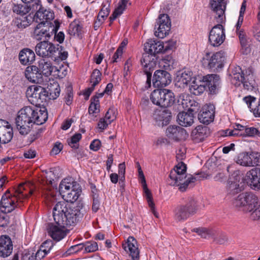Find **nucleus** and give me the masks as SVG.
Wrapping results in <instances>:
<instances>
[{
  "mask_svg": "<svg viewBox=\"0 0 260 260\" xmlns=\"http://www.w3.org/2000/svg\"><path fill=\"white\" fill-rule=\"evenodd\" d=\"M13 136V128L7 121L0 119V143L9 142Z\"/></svg>",
  "mask_w": 260,
  "mask_h": 260,
  "instance_id": "obj_18",
  "label": "nucleus"
},
{
  "mask_svg": "<svg viewBox=\"0 0 260 260\" xmlns=\"http://www.w3.org/2000/svg\"><path fill=\"white\" fill-rule=\"evenodd\" d=\"M260 134L258 129L254 127H247L244 126V137H253Z\"/></svg>",
  "mask_w": 260,
  "mask_h": 260,
  "instance_id": "obj_50",
  "label": "nucleus"
},
{
  "mask_svg": "<svg viewBox=\"0 0 260 260\" xmlns=\"http://www.w3.org/2000/svg\"><path fill=\"white\" fill-rule=\"evenodd\" d=\"M212 239L216 243L222 244H224L227 241V237L224 234H216L214 232L213 237Z\"/></svg>",
  "mask_w": 260,
  "mask_h": 260,
  "instance_id": "obj_58",
  "label": "nucleus"
},
{
  "mask_svg": "<svg viewBox=\"0 0 260 260\" xmlns=\"http://www.w3.org/2000/svg\"><path fill=\"white\" fill-rule=\"evenodd\" d=\"M236 162L242 166L251 167V153L242 152L238 154L236 160Z\"/></svg>",
  "mask_w": 260,
  "mask_h": 260,
  "instance_id": "obj_39",
  "label": "nucleus"
},
{
  "mask_svg": "<svg viewBox=\"0 0 260 260\" xmlns=\"http://www.w3.org/2000/svg\"><path fill=\"white\" fill-rule=\"evenodd\" d=\"M83 248V244H79L72 246L69 248L68 251H66V255H68L76 253L79 251L82 250Z\"/></svg>",
  "mask_w": 260,
  "mask_h": 260,
  "instance_id": "obj_59",
  "label": "nucleus"
},
{
  "mask_svg": "<svg viewBox=\"0 0 260 260\" xmlns=\"http://www.w3.org/2000/svg\"><path fill=\"white\" fill-rule=\"evenodd\" d=\"M16 207L15 201L11 198L3 196L0 202V210L3 213H8L12 212Z\"/></svg>",
  "mask_w": 260,
  "mask_h": 260,
  "instance_id": "obj_30",
  "label": "nucleus"
},
{
  "mask_svg": "<svg viewBox=\"0 0 260 260\" xmlns=\"http://www.w3.org/2000/svg\"><path fill=\"white\" fill-rule=\"evenodd\" d=\"M35 189V186L33 183H21L19 185L15 190V197L17 202H22L29 196L31 195Z\"/></svg>",
  "mask_w": 260,
  "mask_h": 260,
  "instance_id": "obj_14",
  "label": "nucleus"
},
{
  "mask_svg": "<svg viewBox=\"0 0 260 260\" xmlns=\"http://www.w3.org/2000/svg\"><path fill=\"white\" fill-rule=\"evenodd\" d=\"M138 172H139V177L140 180V181L142 184L143 190L145 194H147L148 193H151L150 190L147 187L146 182L145 180V178L143 173V171L141 169V168L140 165H138Z\"/></svg>",
  "mask_w": 260,
  "mask_h": 260,
  "instance_id": "obj_51",
  "label": "nucleus"
},
{
  "mask_svg": "<svg viewBox=\"0 0 260 260\" xmlns=\"http://www.w3.org/2000/svg\"><path fill=\"white\" fill-rule=\"evenodd\" d=\"M26 94L28 101L31 104H37L45 100L47 96V92L42 86L34 85L27 89Z\"/></svg>",
  "mask_w": 260,
  "mask_h": 260,
  "instance_id": "obj_9",
  "label": "nucleus"
},
{
  "mask_svg": "<svg viewBox=\"0 0 260 260\" xmlns=\"http://www.w3.org/2000/svg\"><path fill=\"white\" fill-rule=\"evenodd\" d=\"M122 247L125 251L129 252L133 260H139V250L137 242L134 237H128L126 242L123 244Z\"/></svg>",
  "mask_w": 260,
  "mask_h": 260,
  "instance_id": "obj_22",
  "label": "nucleus"
},
{
  "mask_svg": "<svg viewBox=\"0 0 260 260\" xmlns=\"http://www.w3.org/2000/svg\"><path fill=\"white\" fill-rule=\"evenodd\" d=\"M186 167L181 162L176 166L170 174V184L178 187L180 191L183 192L188 187H191L193 183L197 180L195 177L191 175H186Z\"/></svg>",
  "mask_w": 260,
  "mask_h": 260,
  "instance_id": "obj_3",
  "label": "nucleus"
},
{
  "mask_svg": "<svg viewBox=\"0 0 260 260\" xmlns=\"http://www.w3.org/2000/svg\"><path fill=\"white\" fill-rule=\"evenodd\" d=\"M171 82L170 74L166 71L157 70L153 77V84L156 87H165Z\"/></svg>",
  "mask_w": 260,
  "mask_h": 260,
  "instance_id": "obj_19",
  "label": "nucleus"
},
{
  "mask_svg": "<svg viewBox=\"0 0 260 260\" xmlns=\"http://www.w3.org/2000/svg\"><path fill=\"white\" fill-rule=\"evenodd\" d=\"M225 38L224 29L221 24H218L215 25L211 30L209 41L212 46L217 47L223 42Z\"/></svg>",
  "mask_w": 260,
  "mask_h": 260,
  "instance_id": "obj_12",
  "label": "nucleus"
},
{
  "mask_svg": "<svg viewBox=\"0 0 260 260\" xmlns=\"http://www.w3.org/2000/svg\"><path fill=\"white\" fill-rule=\"evenodd\" d=\"M19 58L21 63L25 65L31 63L35 60V54L32 50L25 48L20 52Z\"/></svg>",
  "mask_w": 260,
  "mask_h": 260,
  "instance_id": "obj_33",
  "label": "nucleus"
},
{
  "mask_svg": "<svg viewBox=\"0 0 260 260\" xmlns=\"http://www.w3.org/2000/svg\"><path fill=\"white\" fill-rule=\"evenodd\" d=\"M163 42L150 39L144 44L145 51L153 55L163 50Z\"/></svg>",
  "mask_w": 260,
  "mask_h": 260,
  "instance_id": "obj_27",
  "label": "nucleus"
},
{
  "mask_svg": "<svg viewBox=\"0 0 260 260\" xmlns=\"http://www.w3.org/2000/svg\"><path fill=\"white\" fill-rule=\"evenodd\" d=\"M246 177L252 188L260 189V168L251 169L246 173Z\"/></svg>",
  "mask_w": 260,
  "mask_h": 260,
  "instance_id": "obj_25",
  "label": "nucleus"
},
{
  "mask_svg": "<svg viewBox=\"0 0 260 260\" xmlns=\"http://www.w3.org/2000/svg\"><path fill=\"white\" fill-rule=\"evenodd\" d=\"M141 62L144 68L151 70L155 66V57L154 55L145 52L143 54Z\"/></svg>",
  "mask_w": 260,
  "mask_h": 260,
  "instance_id": "obj_37",
  "label": "nucleus"
},
{
  "mask_svg": "<svg viewBox=\"0 0 260 260\" xmlns=\"http://www.w3.org/2000/svg\"><path fill=\"white\" fill-rule=\"evenodd\" d=\"M155 25V35L164 38L168 35L171 29V21L167 14H160L156 20Z\"/></svg>",
  "mask_w": 260,
  "mask_h": 260,
  "instance_id": "obj_10",
  "label": "nucleus"
},
{
  "mask_svg": "<svg viewBox=\"0 0 260 260\" xmlns=\"http://www.w3.org/2000/svg\"><path fill=\"white\" fill-rule=\"evenodd\" d=\"M58 50L52 43L45 41L38 43L35 48L36 54L43 57H53Z\"/></svg>",
  "mask_w": 260,
  "mask_h": 260,
  "instance_id": "obj_13",
  "label": "nucleus"
},
{
  "mask_svg": "<svg viewBox=\"0 0 260 260\" xmlns=\"http://www.w3.org/2000/svg\"><path fill=\"white\" fill-rule=\"evenodd\" d=\"M116 117L115 109L114 108H110L106 113L104 118H105L108 121V122L111 124L116 119Z\"/></svg>",
  "mask_w": 260,
  "mask_h": 260,
  "instance_id": "obj_55",
  "label": "nucleus"
},
{
  "mask_svg": "<svg viewBox=\"0 0 260 260\" xmlns=\"http://www.w3.org/2000/svg\"><path fill=\"white\" fill-rule=\"evenodd\" d=\"M245 80V74H243L241 68L240 67H235L231 75V82L235 86H239L241 83H243Z\"/></svg>",
  "mask_w": 260,
  "mask_h": 260,
  "instance_id": "obj_34",
  "label": "nucleus"
},
{
  "mask_svg": "<svg viewBox=\"0 0 260 260\" xmlns=\"http://www.w3.org/2000/svg\"><path fill=\"white\" fill-rule=\"evenodd\" d=\"M196 210V202L193 199L190 198L185 205H180L176 208L174 211L175 218L178 221L185 220L193 214Z\"/></svg>",
  "mask_w": 260,
  "mask_h": 260,
  "instance_id": "obj_8",
  "label": "nucleus"
},
{
  "mask_svg": "<svg viewBox=\"0 0 260 260\" xmlns=\"http://www.w3.org/2000/svg\"><path fill=\"white\" fill-rule=\"evenodd\" d=\"M24 3L28 4L32 8V11L37 10L40 7V0H21Z\"/></svg>",
  "mask_w": 260,
  "mask_h": 260,
  "instance_id": "obj_60",
  "label": "nucleus"
},
{
  "mask_svg": "<svg viewBox=\"0 0 260 260\" xmlns=\"http://www.w3.org/2000/svg\"><path fill=\"white\" fill-rule=\"evenodd\" d=\"M13 245L11 239L8 236L0 237V256L7 257L12 252Z\"/></svg>",
  "mask_w": 260,
  "mask_h": 260,
  "instance_id": "obj_23",
  "label": "nucleus"
},
{
  "mask_svg": "<svg viewBox=\"0 0 260 260\" xmlns=\"http://www.w3.org/2000/svg\"><path fill=\"white\" fill-rule=\"evenodd\" d=\"M81 30V26L78 21H73L69 26V32L71 35L75 36L78 35Z\"/></svg>",
  "mask_w": 260,
  "mask_h": 260,
  "instance_id": "obj_48",
  "label": "nucleus"
},
{
  "mask_svg": "<svg viewBox=\"0 0 260 260\" xmlns=\"http://www.w3.org/2000/svg\"><path fill=\"white\" fill-rule=\"evenodd\" d=\"M81 203L76 207L65 202H58L53 210L55 223H49L47 227L48 235L54 240L59 241L67 234V226L74 225L88 210Z\"/></svg>",
  "mask_w": 260,
  "mask_h": 260,
  "instance_id": "obj_1",
  "label": "nucleus"
},
{
  "mask_svg": "<svg viewBox=\"0 0 260 260\" xmlns=\"http://www.w3.org/2000/svg\"><path fill=\"white\" fill-rule=\"evenodd\" d=\"M166 133L169 139L175 141L185 140L188 137V134L184 128L176 125L169 126Z\"/></svg>",
  "mask_w": 260,
  "mask_h": 260,
  "instance_id": "obj_15",
  "label": "nucleus"
},
{
  "mask_svg": "<svg viewBox=\"0 0 260 260\" xmlns=\"http://www.w3.org/2000/svg\"><path fill=\"white\" fill-rule=\"evenodd\" d=\"M102 73L98 70L95 69L93 71L90 77V82L93 85V86H95L98 85L101 80Z\"/></svg>",
  "mask_w": 260,
  "mask_h": 260,
  "instance_id": "obj_49",
  "label": "nucleus"
},
{
  "mask_svg": "<svg viewBox=\"0 0 260 260\" xmlns=\"http://www.w3.org/2000/svg\"><path fill=\"white\" fill-rule=\"evenodd\" d=\"M13 12L23 15L28 13L30 11H32V8L31 6L24 3V4H14L12 7Z\"/></svg>",
  "mask_w": 260,
  "mask_h": 260,
  "instance_id": "obj_40",
  "label": "nucleus"
},
{
  "mask_svg": "<svg viewBox=\"0 0 260 260\" xmlns=\"http://www.w3.org/2000/svg\"><path fill=\"white\" fill-rule=\"evenodd\" d=\"M234 205L243 208L246 212H252V218L254 220L260 219V203L258 197L251 192L239 194L234 202Z\"/></svg>",
  "mask_w": 260,
  "mask_h": 260,
  "instance_id": "obj_4",
  "label": "nucleus"
},
{
  "mask_svg": "<svg viewBox=\"0 0 260 260\" xmlns=\"http://www.w3.org/2000/svg\"><path fill=\"white\" fill-rule=\"evenodd\" d=\"M53 247V243L51 241H46L42 243L40 246V249L44 251L46 254L50 252L51 249Z\"/></svg>",
  "mask_w": 260,
  "mask_h": 260,
  "instance_id": "obj_62",
  "label": "nucleus"
},
{
  "mask_svg": "<svg viewBox=\"0 0 260 260\" xmlns=\"http://www.w3.org/2000/svg\"><path fill=\"white\" fill-rule=\"evenodd\" d=\"M48 90L47 91V94H50V98L52 99H56L59 96L60 92V89L59 84L57 82H54L53 84H50L48 87Z\"/></svg>",
  "mask_w": 260,
  "mask_h": 260,
  "instance_id": "obj_42",
  "label": "nucleus"
},
{
  "mask_svg": "<svg viewBox=\"0 0 260 260\" xmlns=\"http://www.w3.org/2000/svg\"><path fill=\"white\" fill-rule=\"evenodd\" d=\"M245 89L252 91L256 88V84L254 80L252 70L248 68L245 72V80L243 82Z\"/></svg>",
  "mask_w": 260,
  "mask_h": 260,
  "instance_id": "obj_31",
  "label": "nucleus"
},
{
  "mask_svg": "<svg viewBox=\"0 0 260 260\" xmlns=\"http://www.w3.org/2000/svg\"><path fill=\"white\" fill-rule=\"evenodd\" d=\"M85 251L87 252H92L98 249V245L94 241H89L83 244Z\"/></svg>",
  "mask_w": 260,
  "mask_h": 260,
  "instance_id": "obj_53",
  "label": "nucleus"
},
{
  "mask_svg": "<svg viewBox=\"0 0 260 260\" xmlns=\"http://www.w3.org/2000/svg\"><path fill=\"white\" fill-rule=\"evenodd\" d=\"M128 0H120L118 3V6L115 8L113 14L110 17V24L116 19L119 16L121 15L125 9L126 5Z\"/></svg>",
  "mask_w": 260,
  "mask_h": 260,
  "instance_id": "obj_38",
  "label": "nucleus"
},
{
  "mask_svg": "<svg viewBox=\"0 0 260 260\" xmlns=\"http://www.w3.org/2000/svg\"><path fill=\"white\" fill-rule=\"evenodd\" d=\"M56 48L58 49V50L54 56H57L62 60L66 59L68 56V52L62 50L61 47L58 46L56 47Z\"/></svg>",
  "mask_w": 260,
  "mask_h": 260,
  "instance_id": "obj_63",
  "label": "nucleus"
},
{
  "mask_svg": "<svg viewBox=\"0 0 260 260\" xmlns=\"http://www.w3.org/2000/svg\"><path fill=\"white\" fill-rule=\"evenodd\" d=\"M160 66L166 70H171L174 68L176 64L175 60L170 55L166 56L160 62Z\"/></svg>",
  "mask_w": 260,
  "mask_h": 260,
  "instance_id": "obj_43",
  "label": "nucleus"
},
{
  "mask_svg": "<svg viewBox=\"0 0 260 260\" xmlns=\"http://www.w3.org/2000/svg\"><path fill=\"white\" fill-rule=\"evenodd\" d=\"M171 118V113L167 110H165L159 113L155 117L157 121H161L162 125H167Z\"/></svg>",
  "mask_w": 260,
  "mask_h": 260,
  "instance_id": "obj_44",
  "label": "nucleus"
},
{
  "mask_svg": "<svg viewBox=\"0 0 260 260\" xmlns=\"http://www.w3.org/2000/svg\"><path fill=\"white\" fill-rule=\"evenodd\" d=\"M225 134L229 136H244V126L240 124H236L233 130H226Z\"/></svg>",
  "mask_w": 260,
  "mask_h": 260,
  "instance_id": "obj_45",
  "label": "nucleus"
},
{
  "mask_svg": "<svg viewBox=\"0 0 260 260\" xmlns=\"http://www.w3.org/2000/svg\"><path fill=\"white\" fill-rule=\"evenodd\" d=\"M225 59V53L220 51L214 53L207 52L202 60V65L204 68L217 71L223 67Z\"/></svg>",
  "mask_w": 260,
  "mask_h": 260,
  "instance_id": "obj_7",
  "label": "nucleus"
},
{
  "mask_svg": "<svg viewBox=\"0 0 260 260\" xmlns=\"http://www.w3.org/2000/svg\"><path fill=\"white\" fill-rule=\"evenodd\" d=\"M251 167L260 166V153L252 152L251 153Z\"/></svg>",
  "mask_w": 260,
  "mask_h": 260,
  "instance_id": "obj_57",
  "label": "nucleus"
},
{
  "mask_svg": "<svg viewBox=\"0 0 260 260\" xmlns=\"http://www.w3.org/2000/svg\"><path fill=\"white\" fill-rule=\"evenodd\" d=\"M42 25H37L34 32V38L37 40H41L43 38L47 39L50 37L49 33L44 28H41Z\"/></svg>",
  "mask_w": 260,
  "mask_h": 260,
  "instance_id": "obj_41",
  "label": "nucleus"
},
{
  "mask_svg": "<svg viewBox=\"0 0 260 260\" xmlns=\"http://www.w3.org/2000/svg\"><path fill=\"white\" fill-rule=\"evenodd\" d=\"M215 106L213 104L205 105L199 115L200 122L208 124L212 122L214 118Z\"/></svg>",
  "mask_w": 260,
  "mask_h": 260,
  "instance_id": "obj_20",
  "label": "nucleus"
},
{
  "mask_svg": "<svg viewBox=\"0 0 260 260\" xmlns=\"http://www.w3.org/2000/svg\"><path fill=\"white\" fill-rule=\"evenodd\" d=\"M178 123L183 126H190L194 122V116L192 111L188 110L187 112L179 113L177 115Z\"/></svg>",
  "mask_w": 260,
  "mask_h": 260,
  "instance_id": "obj_28",
  "label": "nucleus"
},
{
  "mask_svg": "<svg viewBox=\"0 0 260 260\" xmlns=\"http://www.w3.org/2000/svg\"><path fill=\"white\" fill-rule=\"evenodd\" d=\"M82 135L80 133H76L71 138L68 140L69 145L72 148L75 149L78 147V143L81 140Z\"/></svg>",
  "mask_w": 260,
  "mask_h": 260,
  "instance_id": "obj_52",
  "label": "nucleus"
},
{
  "mask_svg": "<svg viewBox=\"0 0 260 260\" xmlns=\"http://www.w3.org/2000/svg\"><path fill=\"white\" fill-rule=\"evenodd\" d=\"M11 260H34V253L25 250L21 253L15 254Z\"/></svg>",
  "mask_w": 260,
  "mask_h": 260,
  "instance_id": "obj_46",
  "label": "nucleus"
},
{
  "mask_svg": "<svg viewBox=\"0 0 260 260\" xmlns=\"http://www.w3.org/2000/svg\"><path fill=\"white\" fill-rule=\"evenodd\" d=\"M147 201L148 203V204L149 206V207L151 208V210L152 212L153 215L157 217H158V213L156 212L155 210V205L153 201V199L152 197V194L151 193H148L147 194H145Z\"/></svg>",
  "mask_w": 260,
  "mask_h": 260,
  "instance_id": "obj_54",
  "label": "nucleus"
},
{
  "mask_svg": "<svg viewBox=\"0 0 260 260\" xmlns=\"http://www.w3.org/2000/svg\"><path fill=\"white\" fill-rule=\"evenodd\" d=\"M193 231L197 233L199 235L203 238L212 239L213 237L214 232L206 229L196 228L194 229Z\"/></svg>",
  "mask_w": 260,
  "mask_h": 260,
  "instance_id": "obj_47",
  "label": "nucleus"
},
{
  "mask_svg": "<svg viewBox=\"0 0 260 260\" xmlns=\"http://www.w3.org/2000/svg\"><path fill=\"white\" fill-rule=\"evenodd\" d=\"M91 103L88 108V113L90 118L95 120L96 117L100 112V101L97 97H92L90 100Z\"/></svg>",
  "mask_w": 260,
  "mask_h": 260,
  "instance_id": "obj_35",
  "label": "nucleus"
},
{
  "mask_svg": "<svg viewBox=\"0 0 260 260\" xmlns=\"http://www.w3.org/2000/svg\"><path fill=\"white\" fill-rule=\"evenodd\" d=\"M241 177L239 175L235 176V178H231L229 181L228 193L231 194H235L241 191V188L240 187Z\"/></svg>",
  "mask_w": 260,
  "mask_h": 260,
  "instance_id": "obj_36",
  "label": "nucleus"
},
{
  "mask_svg": "<svg viewBox=\"0 0 260 260\" xmlns=\"http://www.w3.org/2000/svg\"><path fill=\"white\" fill-rule=\"evenodd\" d=\"M46 181L49 184L52 185L54 179L56 178L55 174L54 173V169L51 168L49 171L46 172Z\"/></svg>",
  "mask_w": 260,
  "mask_h": 260,
  "instance_id": "obj_61",
  "label": "nucleus"
},
{
  "mask_svg": "<svg viewBox=\"0 0 260 260\" xmlns=\"http://www.w3.org/2000/svg\"><path fill=\"white\" fill-rule=\"evenodd\" d=\"M205 90V85L202 81V77L193 78L189 87V90L193 94L199 95Z\"/></svg>",
  "mask_w": 260,
  "mask_h": 260,
  "instance_id": "obj_29",
  "label": "nucleus"
},
{
  "mask_svg": "<svg viewBox=\"0 0 260 260\" xmlns=\"http://www.w3.org/2000/svg\"><path fill=\"white\" fill-rule=\"evenodd\" d=\"M79 184L72 178H67L61 181L59 185V192L67 202L73 203L79 197L78 190Z\"/></svg>",
  "mask_w": 260,
  "mask_h": 260,
  "instance_id": "obj_5",
  "label": "nucleus"
},
{
  "mask_svg": "<svg viewBox=\"0 0 260 260\" xmlns=\"http://www.w3.org/2000/svg\"><path fill=\"white\" fill-rule=\"evenodd\" d=\"M25 77L32 83H40L43 80L42 74L40 73L38 67L35 66H28L25 71Z\"/></svg>",
  "mask_w": 260,
  "mask_h": 260,
  "instance_id": "obj_26",
  "label": "nucleus"
},
{
  "mask_svg": "<svg viewBox=\"0 0 260 260\" xmlns=\"http://www.w3.org/2000/svg\"><path fill=\"white\" fill-rule=\"evenodd\" d=\"M207 128L203 125H198L192 131L191 136L196 142L203 141L207 137Z\"/></svg>",
  "mask_w": 260,
  "mask_h": 260,
  "instance_id": "obj_32",
  "label": "nucleus"
},
{
  "mask_svg": "<svg viewBox=\"0 0 260 260\" xmlns=\"http://www.w3.org/2000/svg\"><path fill=\"white\" fill-rule=\"evenodd\" d=\"M48 118V113L45 107L26 106L20 109L16 118V127L20 134L26 135L34 124L41 125Z\"/></svg>",
  "mask_w": 260,
  "mask_h": 260,
  "instance_id": "obj_2",
  "label": "nucleus"
},
{
  "mask_svg": "<svg viewBox=\"0 0 260 260\" xmlns=\"http://www.w3.org/2000/svg\"><path fill=\"white\" fill-rule=\"evenodd\" d=\"M205 86H208L211 94H216L220 87V77L216 74L207 75L202 77Z\"/></svg>",
  "mask_w": 260,
  "mask_h": 260,
  "instance_id": "obj_17",
  "label": "nucleus"
},
{
  "mask_svg": "<svg viewBox=\"0 0 260 260\" xmlns=\"http://www.w3.org/2000/svg\"><path fill=\"white\" fill-rule=\"evenodd\" d=\"M110 124V123L108 122V121H107L105 118H102L99 120L98 124V127L100 130V132H103Z\"/></svg>",
  "mask_w": 260,
  "mask_h": 260,
  "instance_id": "obj_64",
  "label": "nucleus"
},
{
  "mask_svg": "<svg viewBox=\"0 0 260 260\" xmlns=\"http://www.w3.org/2000/svg\"><path fill=\"white\" fill-rule=\"evenodd\" d=\"M194 77L191 71L185 70L177 76L175 79L176 86L180 88H185Z\"/></svg>",
  "mask_w": 260,
  "mask_h": 260,
  "instance_id": "obj_24",
  "label": "nucleus"
},
{
  "mask_svg": "<svg viewBox=\"0 0 260 260\" xmlns=\"http://www.w3.org/2000/svg\"><path fill=\"white\" fill-rule=\"evenodd\" d=\"M211 9L215 13L216 21L222 23L225 20L224 11L226 8V3L224 0H210Z\"/></svg>",
  "mask_w": 260,
  "mask_h": 260,
  "instance_id": "obj_16",
  "label": "nucleus"
},
{
  "mask_svg": "<svg viewBox=\"0 0 260 260\" xmlns=\"http://www.w3.org/2000/svg\"><path fill=\"white\" fill-rule=\"evenodd\" d=\"M34 19L39 23V25H44L45 22L51 20L54 18V15L52 11L49 9H45L42 7L40 4V7L38 9Z\"/></svg>",
  "mask_w": 260,
  "mask_h": 260,
  "instance_id": "obj_21",
  "label": "nucleus"
},
{
  "mask_svg": "<svg viewBox=\"0 0 260 260\" xmlns=\"http://www.w3.org/2000/svg\"><path fill=\"white\" fill-rule=\"evenodd\" d=\"M39 70H41L42 73L46 76H50L53 72H57L56 75L62 78L67 74L66 70L63 67L56 68L52 66L50 60L47 59H41L39 61Z\"/></svg>",
  "mask_w": 260,
  "mask_h": 260,
  "instance_id": "obj_11",
  "label": "nucleus"
},
{
  "mask_svg": "<svg viewBox=\"0 0 260 260\" xmlns=\"http://www.w3.org/2000/svg\"><path fill=\"white\" fill-rule=\"evenodd\" d=\"M150 100L154 105L161 107H168L175 102L174 93L167 89H157L151 93Z\"/></svg>",
  "mask_w": 260,
  "mask_h": 260,
  "instance_id": "obj_6",
  "label": "nucleus"
},
{
  "mask_svg": "<svg viewBox=\"0 0 260 260\" xmlns=\"http://www.w3.org/2000/svg\"><path fill=\"white\" fill-rule=\"evenodd\" d=\"M64 99L67 105H70L72 103L73 99V93L72 87L71 86L66 88V95Z\"/></svg>",
  "mask_w": 260,
  "mask_h": 260,
  "instance_id": "obj_56",
  "label": "nucleus"
}]
</instances>
